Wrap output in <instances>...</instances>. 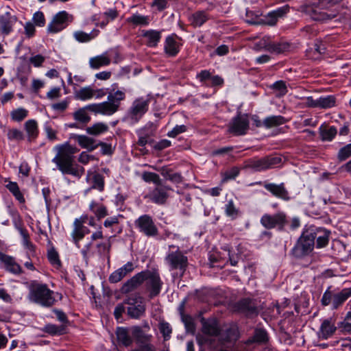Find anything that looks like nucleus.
Here are the masks:
<instances>
[{"label":"nucleus","instance_id":"nucleus-1","mask_svg":"<svg viewBox=\"0 0 351 351\" xmlns=\"http://www.w3.org/2000/svg\"><path fill=\"white\" fill-rule=\"evenodd\" d=\"M54 149L57 153L52 162L63 175H71L80 178L84 174V168L75 162V154L79 152L78 148L69 142H65L57 145Z\"/></svg>","mask_w":351,"mask_h":351},{"label":"nucleus","instance_id":"nucleus-2","mask_svg":"<svg viewBox=\"0 0 351 351\" xmlns=\"http://www.w3.org/2000/svg\"><path fill=\"white\" fill-rule=\"evenodd\" d=\"M144 282H145V289L149 298L152 299L160 294L163 282L157 269H145L137 273L123 285L121 291L123 293H130Z\"/></svg>","mask_w":351,"mask_h":351},{"label":"nucleus","instance_id":"nucleus-3","mask_svg":"<svg viewBox=\"0 0 351 351\" xmlns=\"http://www.w3.org/2000/svg\"><path fill=\"white\" fill-rule=\"evenodd\" d=\"M54 292L51 290L47 284L40 283L33 280L29 286V300L41 306L50 308L56 302L53 296Z\"/></svg>","mask_w":351,"mask_h":351},{"label":"nucleus","instance_id":"nucleus-4","mask_svg":"<svg viewBox=\"0 0 351 351\" xmlns=\"http://www.w3.org/2000/svg\"><path fill=\"white\" fill-rule=\"evenodd\" d=\"M315 226H310L304 228L300 237L291 250V254L297 258L309 255L313 250L315 240Z\"/></svg>","mask_w":351,"mask_h":351},{"label":"nucleus","instance_id":"nucleus-5","mask_svg":"<svg viewBox=\"0 0 351 351\" xmlns=\"http://www.w3.org/2000/svg\"><path fill=\"white\" fill-rule=\"evenodd\" d=\"M329 10L330 8L322 6L319 0H312L300 8V10L312 20L321 22L331 20L337 16V10L330 11Z\"/></svg>","mask_w":351,"mask_h":351},{"label":"nucleus","instance_id":"nucleus-6","mask_svg":"<svg viewBox=\"0 0 351 351\" xmlns=\"http://www.w3.org/2000/svg\"><path fill=\"white\" fill-rule=\"evenodd\" d=\"M282 164V158L276 154H270L261 158L254 157L245 162L244 168L255 172L265 171L278 167Z\"/></svg>","mask_w":351,"mask_h":351},{"label":"nucleus","instance_id":"nucleus-7","mask_svg":"<svg viewBox=\"0 0 351 351\" xmlns=\"http://www.w3.org/2000/svg\"><path fill=\"white\" fill-rule=\"evenodd\" d=\"M131 333L136 347L130 351H169L168 350L158 348L153 343V335L146 333L141 326H134L132 327Z\"/></svg>","mask_w":351,"mask_h":351},{"label":"nucleus","instance_id":"nucleus-8","mask_svg":"<svg viewBox=\"0 0 351 351\" xmlns=\"http://www.w3.org/2000/svg\"><path fill=\"white\" fill-rule=\"evenodd\" d=\"M165 261L167 264L169 271H174V276L182 278L188 267L189 259L184 252L179 249L174 252H169Z\"/></svg>","mask_w":351,"mask_h":351},{"label":"nucleus","instance_id":"nucleus-9","mask_svg":"<svg viewBox=\"0 0 351 351\" xmlns=\"http://www.w3.org/2000/svg\"><path fill=\"white\" fill-rule=\"evenodd\" d=\"M331 287H329L324 293L321 304L324 306L332 305V310H337L341 306L343 303L351 297V287L343 289L341 291L333 293L330 291Z\"/></svg>","mask_w":351,"mask_h":351},{"label":"nucleus","instance_id":"nucleus-10","mask_svg":"<svg viewBox=\"0 0 351 351\" xmlns=\"http://www.w3.org/2000/svg\"><path fill=\"white\" fill-rule=\"evenodd\" d=\"M233 313L244 315L247 318L258 316L259 311L255 300L244 298L234 302L232 306Z\"/></svg>","mask_w":351,"mask_h":351},{"label":"nucleus","instance_id":"nucleus-11","mask_svg":"<svg viewBox=\"0 0 351 351\" xmlns=\"http://www.w3.org/2000/svg\"><path fill=\"white\" fill-rule=\"evenodd\" d=\"M150 99L148 98L138 97L133 102L128 111V118L132 123H138L143 116L148 111Z\"/></svg>","mask_w":351,"mask_h":351},{"label":"nucleus","instance_id":"nucleus-12","mask_svg":"<svg viewBox=\"0 0 351 351\" xmlns=\"http://www.w3.org/2000/svg\"><path fill=\"white\" fill-rule=\"evenodd\" d=\"M260 222L267 230L277 228L279 230H283L288 220L287 215L282 211H279L274 215L264 214Z\"/></svg>","mask_w":351,"mask_h":351},{"label":"nucleus","instance_id":"nucleus-13","mask_svg":"<svg viewBox=\"0 0 351 351\" xmlns=\"http://www.w3.org/2000/svg\"><path fill=\"white\" fill-rule=\"evenodd\" d=\"M123 303L128 305L127 314L130 317L139 319L145 315L146 306L142 297L130 296L124 300Z\"/></svg>","mask_w":351,"mask_h":351},{"label":"nucleus","instance_id":"nucleus-14","mask_svg":"<svg viewBox=\"0 0 351 351\" xmlns=\"http://www.w3.org/2000/svg\"><path fill=\"white\" fill-rule=\"evenodd\" d=\"M135 227L138 231L147 237H155L158 235V229L152 217L149 215H143L134 221Z\"/></svg>","mask_w":351,"mask_h":351},{"label":"nucleus","instance_id":"nucleus-15","mask_svg":"<svg viewBox=\"0 0 351 351\" xmlns=\"http://www.w3.org/2000/svg\"><path fill=\"white\" fill-rule=\"evenodd\" d=\"M73 17L66 11H60L55 14L47 26V32L56 34L65 29L73 21Z\"/></svg>","mask_w":351,"mask_h":351},{"label":"nucleus","instance_id":"nucleus-16","mask_svg":"<svg viewBox=\"0 0 351 351\" xmlns=\"http://www.w3.org/2000/svg\"><path fill=\"white\" fill-rule=\"evenodd\" d=\"M250 128L247 115L239 114L234 117L229 124L228 131L234 136H243L247 134Z\"/></svg>","mask_w":351,"mask_h":351},{"label":"nucleus","instance_id":"nucleus-17","mask_svg":"<svg viewBox=\"0 0 351 351\" xmlns=\"http://www.w3.org/2000/svg\"><path fill=\"white\" fill-rule=\"evenodd\" d=\"M172 189L160 182V184L156 185V187L145 196V199H149L152 202L159 205L165 204L169 195L168 191Z\"/></svg>","mask_w":351,"mask_h":351},{"label":"nucleus","instance_id":"nucleus-18","mask_svg":"<svg viewBox=\"0 0 351 351\" xmlns=\"http://www.w3.org/2000/svg\"><path fill=\"white\" fill-rule=\"evenodd\" d=\"M289 11V6L285 5L277 8L275 10L269 12L263 18L257 21L251 22L252 24L265 25L268 26H275L279 19L283 18Z\"/></svg>","mask_w":351,"mask_h":351},{"label":"nucleus","instance_id":"nucleus-19","mask_svg":"<svg viewBox=\"0 0 351 351\" xmlns=\"http://www.w3.org/2000/svg\"><path fill=\"white\" fill-rule=\"evenodd\" d=\"M202 312H199L198 317L200 318L202 332L208 336L218 337L221 334V328L216 317H212L206 319L202 316Z\"/></svg>","mask_w":351,"mask_h":351},{"label":"nucleus","instance_id":"nucleus-20","mask_svg":"<svg viewBox=\"0 0 351 351\" xmlns=\"http://www.w3.org/2000/svg\"><path fill=\"white\" fill-rule=\"evenodd\" d=\"M258 185H262L263 187L269 191L273 196L281 199L284 201H289L291 197L288 190L285 187V183L282 182L279 184L275 183H270L267 181L265 182H257L256 183Z\"/></svg>","mask_w":351,"mask_h":351},{"label":"nucleus","instance_id":"nucleus-21","mask_svg":"<svg viewBox=\"0 0 351 351\" xmlns=\"http://www.w3.org/2000/svg\"><path fill=\"white\" fill-rule=\"evenodd\" d=\"M115 87H117V84H114L109 90L108 101H106L112 114L118 111L121 102L125 99V93L120 90H115Z\"/></svg>","mask_w":351,"mask_h":351},{"label":"nucleus","instance_id":"nucleus-22","mask_svg":"<svg viewBox=\"0 0 351 351\" xmlns=\"http://www.w3.org/2000/svg\"><path fill=\"white\" fill-rule=\"evenodd\" d=\"M0 261L3 264L5 269L16 276L23 273L21 266L16 261L15 258L0 252Z\"/></svg>","mask_w":351,"mask_h":351},{"label":"nucleus","instance_id":"nucleus-23","mask_svg":"<svg viewBox=\"0 0 351 351\" xmlns=\"http://www.w3.org/2000/svg\"><path fill=\"white\" fill-rule=\"evenodd\" d=\"M69 138L77 141L82 148L86 149L89 152H92L98 147L97 141L86 135L71 134Z\"/></svg>","mask_w":351,"mask_h":351},{"label":"nucleus","instance_id":"nucleus-24","mask_svg":"<svg viewBox=\"0 0 351 351\" xmlns=\"http://www.w3.org/2000/svg\"><path fill=\"white\" fill-rule=\"evenodd\" d=\"M269 341V335L265 329L256 328L252 336L244 341V344L250 346L254 343L265 344Z\"/></svg>","mask_w":351,"mask_h":351},{"label":"nucleus","instance_id":"nucleus-25","mask_svg":"<svg viewBox=\"0 0 351 351\" xmlns=\"http://www.w3.org/2000/svg\"><path fill=\"white\" fill-rule=\"evenodd\" d=\"M17 17L11 14L10 12H5L0 16V26L2 34L8 35L12 31V27L16 23Z\"/></svg>","mask_w":351,"mask_h":351},{"label":"nucleus","instance_id":"nucleus-26","mask_svg":"<svg viewBox=\"0 0 351 351\" xmlns=\"http://www.w3.org/2000/svg\"><path fill=\"white\" fill-rule=\"evenodd\" d=\"M178 36L176 34L168 36L165 42L164 50L169 57H175L180 51V45L176 40Z\"/></svg>","mask_w":351,"mask_h":351},{"label":"nucleus","instance_id":"nucleus-27","mask_svg":"<svg viewBox=\"0 0 351 351\" xmlns=\"http://www.w3.org/2000/svg\"><path fill=\"white\" fill-rule=\"evenodd\" d=\"M291 44L287 41L270 42L265 45V49L270 53L280 54L289 51Z\"/></svg>","mask_w":351,"mask_h":351},{"label":"nucleus","instance_id":"nucleus-28","mask_svg":"<svg viewBox=\"0 0 351 351\" xmlns=\"http://www.w3.org/2000/svg\"><path fill=\"white\" fill-rule=\"evenodd\" d=\"M142 36L146 39L145 45L149 47H156L161 39V32L149 29L143 30Z\"/></svg>","mask_w":351,"mask_h":351},{"label":"nucleus","instance_id":"nucleus-29","mask_svg":"<svg viewBox=\"0 0 351 351\" xmlns=\"http://www.w3.org/2000/svg\"><path fill=\"white\" fill-rule=\"evenodd\" d=\"M209 19V14L205 10L196 11L189 18L191 25L195 28L202 26Z\"/></svg>","mask_w":351,"mask_h":351},{"label":"nucleus","instance_id":"nucleus-30","mask_svg":"<svg viewBox=\"0 0 351 351\" xmlns=\"http://www.w3.org/2000/svg\"><path fill=\"white\" fill-rule=\"evenodd\" d=\"M315 229L316 247L317 248L326 247L328 244L331 232L326 228L316 226Z\"/></svg>","mask_w":351,"mask_h":351},{"label":"nucleus","instance_id":"nucleus-31","mask_svg":"<svg viewBox=\"0 0 351 351\" xmlns=\"http://www.w3.org/2000/svg\"><path fill=\"white\" fill-rule=\"evenodd\" d=\"M154 130L152 129V125H145V127L138 130L136 133L138 139L136 145L140 147H145L147 144V139L154 135Z\"/></svg>","mask_w":351,"mask_h":351},{"label":"nucleus","instance_id":"nucleus-32","mask_svg":"<svg viewBox=\"0 0 351 351\" xmlns=\"http://www.w3.org/2000/svg\"><path fill=\"white\" fill-rule=\"evenodd\" d=\"M24 128L27 133V141L32 143L35 141L38 136V123L34 119H29L24 124Z\"/></svg>","mask_w":351,"mask_h":351},{"label":"nucleus","instance_id":"nucleus-33","mask_svg":"<svg viewBox=\"0 0 351 351\" xmlns=\"http://www.w3.org/2000/svg\"><path fill=\"white\" fill-rule=\"evenodd\" d=\"M90 230L84 225L73 226L71 237L73 242L77 248L80 247V241L82 240L85 235L88 234Z\"/></svg>","mask_w":351,"mask_h":351},{"label":"nucleus","instance_id":"nucleus-34","mask_svg":"<svg viewBox=\"0 0 351 351\" xmlns=\"http://www.w3.org/2000/svg\"><path fill=\"white\" fill-rule=\"evenodd\" d=\"M239 337V329L236 324H231L224 330L222 335L223 340L227 343L235 342Z\"/></svg>","mask_w":351,"mask_h":351},{"label":"nucleus","instance_id":"nucleus-35","mask_svg":"<svg viewBox=\"0 0 351 351\" xmlns=\"http://www.w3.org/2000/svg\"><path fill=\"white\" fill-rule=\"evenodd\" d=\"M89 210L94 213L97 220H100L108 215L107 207L96 201H92L89 205Z\"/></svg>","mask_w":351,"mask_h":351},{"label":"nucleus","instance_id":"nucleus-36","mask_svg":"<svg viewBox=\"0 0 351 351\" xmlns=\"http://www.w3.org/2000/svg\"><path fill=\"white\" fill-rule=\"evenodd\" d=\"M42 331L51 336H60L67 333V328L66 326L64 324L58 326L53 324H47L42 328Z\"/></svg>","mask_w":351,"mask_h":351},{"label":"nucleus","instance_id":"nucleus-37","mask_svg":"<svg viewBox=\"0 0 351 351\" xmlns=\"http://www.w3.org/2000/svg\"><path fill=\"white\" fill-rule=\"evenodd\" d=\"M320 138L322 141H331L337 135V130L335 126L322 124L319 128Z\"/></svg>","mask_w":351,"mask_h":351},{"label":"nucleus","instance_id":"nucleus-38","mask_svg":"<svg viewBox=\"0 0 351 351\" xmlns=\"http://www.w3.org/2000/svg\"><path fill=\"white\" fill-rule=\"evenodd\" d=\"M326 47L321 40H316L313 47L310 48L306 51V56L311 59H319L321 55L325 53Z\"/></svg>","mask_w":351,"mask_h":351},{"label":"nucleus","instance_id":"nucleus-39","mask_svg":"<svg viewBox=\"0 0 351 351\" xmlns=\"http://www.w3.org/2000/svg\"><path fill=\"white\" fill-rule=\"evenodd\" d=\"M116 334L119 344L125 347H129L132 344L134 338L129 335L127 328H118Z\"/></svg>","mask_w":351,"mask_h":351},{"label":"nucleus","instance_id":"nucleus-40","mask_svg":"<svg viewBox=\"0 0 351 351\" xmlns=\"http://www.w3.org/2000/svg\"><path fill=\"white\" fill-rule=\"evenodd\" d=\"M336 330L337 327L331 322L330 319H324L320 326L322 338L327 339L335 332Z\"/></svg>","mask_w":351,"mask_h":351},{"label":"nucleus","instance_id":"nucleus-41","mask_svg":"<svg viewBox=\"0 0 351 351\" xmlns=\"http://www.w3.org/2000/svg\"><path fill=\"white\" fill-rule=\"evenodd\" d=\"M99 34V30L94 29L90 33L87 34L83 31H76L73 33V37L79 43H88L97 37Z\"/></svg>","mask_w":351,"mask_h":351},{"label":"nucleus","instance_id":"nucleus-42","mask_svg":"<svg viewBox=\"0 0 351 351\" xmlns=\"http://www.w3.org/2000/svg\"><path fill=\"white\" fill-rule=\"evenodd\" d=\"M48 244L50 245V247L47 250V256L49 262L53 266L56 268H59L61 267L62 263L60 259L59 254L53 246V244L51 241H48Z\"/></svg>","mask_w":351,"mask_h":351},{"label":"nucleus","instance_id":"nucleus-43","mask_svg":"<svg viewBox=\"0 0 351 351\" xmlns=\"http://www.w3.org/2000/svg\"><path fill=\"white\" fill-rule=\"evenodd\" d=\"M287 120L281 115H273L266 117L263 120L265 128H271L285 124Z\"/></svg>","mask_w":351,"mask_h":351},{"label":"nucleus","instance_id":"nucleus-44","mask_svg":"<svg viewBox=\"0 0 351 351\" xmlns=\"http://www.w3.org/2000/svg\"><path fill=\"white\" fill-rule=\"evenodd\" d=\"M108 104L106 101L99 104H92L87 105L86 108L87 110L93 112L95 114H101L104 115H111V112L108 108Z\"/></svg>","mask_w":351,"mask_h":351},{"label":"nucleus","instance_id":"nucleus-45","mask_svg":"<svg viewBox=\"0 0 351 351\" xmlns=\"http://www.w3.org/2000/svg\"><path fill=\"white\" fill-rule=\"evenodd\" d=\"M110 58L105 55L97 56L89 60L90 66L93 69H98L101 66H108L110 64Z\"/></svg>","mask_w":351,"mask_h":351},{"label":"nucleus","instance_id":"nucleus-46","mask_svg":"<svg viewBox=\"0 0 351 351\" xmlns=\"http://www.w3.org/2000/svg\"><path fill=\"white\" fill-rule=\"evenodd\" d=\"M108 130V125L102 122L95 123L92 126L88 127L86 129V132L92 136H99L106 132Z\"/></svg>","mask_w":351,"mask_h":351},{"label":"nucleus","instance_id":"nucleus-47","mask_svg":"<svg viewBox=\"0 0 351 351\" xmlns=\"http://www.w3.org/2000/svg\"><path fill=\"white\" fill-rule=\"evenodd\" d=\"M128 23L133 25L147 26L149 24L150 19L149 16H143L138 14H134L127 19Z\"/></svg>","mask_w":351,"mask_h":351},{"label":"nucleus","instance_id":"nucleus-48","mask_svg":"<svg viewBox=\"0 0 351 351\" xmlns=\"http://www.w3.org/2000/svg\"><path fill=\"white\" fill-rule=\"evenodd\" d=\"M92 180V185L89 190L90 189H97L100 192H102L104 191L105 187V180H104V176L99 173H95L93 175V177L91 178Z\"/></svg>","mask_w":351,"mask_h":351},{"label":"nucleus","instance_id":"nucleus-49","mask_svg":"<svg viewBox=\"0 0 351 351\" xmlns=\"http://www.w3.org/2000/svg\"><path fill=\"white\" fill-rule=\"evenodd\" d=\"M19 231L23 238V245L31 252H36V245L30 241V237L28 231L25 228H19Z\"/></svg>","mask_w":351,"mask_h":351},{"label":"nucleus","instance_id":"nucleus-50","mask_svg":"<svg viewBox=\"0 0 351 351\" xmlns=\"http://www.w3.org/2000/svg\"><path fill=\"white\" fill-rule=\"evenodd\" d=\"M319 108L322 109L330 108L336 106V97L328 95L318 98Z\"/></svg>","mask_w":351,"mask_h":351},{"label":"nucleus","instance_id":"nucleus-51","mask_svg":"<svg viewBox=\"0 0 351 351\" xmlns=\"http://www.w3.org/2000/svg\"><path fill=\"white\" fill-rule=\"evenodd\" d=\"M158 329L165 341L170 339L172 328L168 322L165 320H160L158 323Z\"/></svg>","mask_w":351,"mask_h":351},{"label":"nucleus","instance_id":"nucleus-52","mask_svg":"<svg viewBox=\"0 0 351 351\" xmlns=\"http://www.w3.org/2000/svg\"><path fill=\"white\" fill-rule=\"evenodd\" d=\"M319 31L315 25H306L300 29V36L310 40L317 36Z\"/></svg>","mask_w":351,"mask_h":351},{"label":"nucleus","instance_id":"nucleus-53","mask_svg":"<svg viewBox=\"0 0 351 351\" xmlns=\"http://www.w3.org/2000/svg\"><path fill=\"white\" fill-rule=\"evenodd\" d=\"M225 213L232 220L236 219L240 215L239 210L235 206L234 202L232 199L228 201L225 205Z\"/></svg>","mask_w":351,"mask_h":351},{"label":"nucleus","instance_id":"nucleus-54","mask_svg":"<svg viewBox=\"0 0 351 351\" xmlns=\"http://www.w3.org/2000/svg\"><path fill=\"white\" fill-rule=\"evenodd\" d=\"M95 90L90 86L80 88L76 93V97L81 100H87L94 97Z\"/></svg>","mask_w":351,"mask_h":351},{"label":"nucleus","instance_id":"nucleus-55","mask_svg":"<svg viewBox=\"0 0 351 351\" xmlns=\"http://www.w3.org/2000/svg\"><path fill=\"white\" fill-rule=\"evenodd\" d=\"M85 106L75 111L73 113L74 119L82 123H88L90 121V117L87 114Z\"/></svg>","mask_w":351,"mask_h":351},{"label":"nucleus","instance_id":"nucleus-56","mask_svg":"<svg viewBox=\"0 0 351 351\" xmlns=\"http://www.w3.org/2000/svg\"><path fill=\"white\" fill-rule=\"evenodd\" d=\"M28 115V111L23 108H19L13 110L11 113V119L14 121L21 122L24 120Z\"/></svg>","mask_w":351,"mask_h":351},{"label":"nucleus","instance_id":"nucleus-57","mask_svg":"<svg viewBox=\"0 0 351 351\" xmlns=\"http://www.w3.org/2000/svg\"><path fill=\"white\" fill-rule=\"evenodd\" d=\"M240 173V169L238 167H232L222 173V182H226L230 180H234Z\"/></svg>","mask_w":351,"mask_h":351},{"label":"nucleus","instance_id":"nucleus-58","mask_svg":"<svg viewBox=\"0 0 351 351\" xmlns=\"http://www.w3.org/2000/svg\"><path fill=\"white\" fill-rule=\"evenodd\" d=\"M7 137L10 141H21L25 139L23 132L16 128L9 129L7 132Z\"/></svg>","mask_w":351,"mask_h":351},{"label":"nucleus","instance_id":"nucleus-59","mask_svg":"<svg viewBox=\"0 0 351 351\" xmlns=\"http://www.w3.org/2000/svg\"><path fill=\"white\" fill-rule=\"evenodd\" d=\"M142 179L146 182H153L156 185L160 184V182H162L159 175L154 172H143L142 174Z\"/></svg>","mask_w":351,"mask_h":351},{"label":"nucleus","instance_id":"nucleus-60","mask_svg":"<svg viewBox=\"0 0 351 351\" xmlns=\"http://www.w3.org/2000/svg\"><path fill=\"white\" fill-rule=\"evenodd\" d=\"M338 328L342 332L351 333V311H348L343 321L338 324Z\"/></svg>","mask_w":351,"mask_h":351},{"label":"nucleus","instance_id":"nucleus-61","mask_svg":"<svg viewBox=\"0 0 351 351\" xmlns=\"http://www.w3.org/2000/svg\"><path fill=\"white\" fill-rule=\"evenodd\" d=\"M351 156V143L341 148L337 154L339 161H344Z\"/></svg>","mask_w":351,"mask_h":351},{"label":"nucleus","instance_id":"nucleus-62","mask_svg":"<svg viewBox=\"0 0 351 351\" xmlns=\"http://www.w3.org/2000/svg\"><path fill=\"white\" fill-rule=\"evenodd\" d=\"M163 175L167 180L173 183L180 184L183 182V177L180 173H171V171L169 170Z\"/></svg>","mask_w":351,"mask_h":351},{"label":"nucleus","instance_id":"nucleus-63","mask_svg":"<svg viewBox=\"0 0 351 351\" xmlns=\"http://www.w3.org/2000/svg\"><path fill=\"white\" fill-rule=\"evenodd\" d=\"M97 252L100 255L108 254L109 256L110 250L111 247V243L109 241L106 242H100L96 245Z\"/></svg>","mask_w":351,"mask_h":351},{"label":"nucleus","instance_id":"nucleus-64","mask_svg":"<svg viewBox=\"0 0 351 351\" xmlns=\"http://www.w3.org/2000/svg\"><path fill=\"white\" fill-rule=\"evenodd\" d=\"M32 21L38 27H44L46 23L45 15L41 11H37L34 14Z\"/></svg>","mask_w":351,"mask_h":351}]
</instances>
